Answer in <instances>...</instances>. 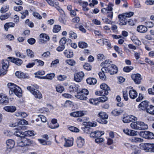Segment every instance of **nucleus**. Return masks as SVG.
<instances>
[{
	"mask_svg": "<svg viewBox=\"0 0 154 154\" xmlns=\"http://www.w3.org/2000/svg\"><path fill=\"white\" fill-rule=\"evenodd\" d=\"M121 112L117 109H115L112 112V114L114 116H117L119 115Z\"/></svg>",
	"mask_w": 154,
	"mask_h": 154,
	"instance_id": "obj_62",
	"label": "nucleus"
},
{
	"mask_svg": "<svg viewBox=\"0 0 154 154\" xmlns=\"http://www.w3.org/2000/svg\"><path fill=\"white\" fill-rule=\"evenodd\" d=\"M84 75L82 71L75 73L74 75V80L76 82H80L82 80Z\"/></svg>",
	"mask_w": 154,
	"mask_h": 154,
	"instance_id": "obj_7",
	"label": "nucleus"
},
{
	"mask_svg": "<svg viewBox=\"0 0 154 154\" xmlns=\"http://www.w3.org/2000/svg\"><path fill=\"white\" fill-rule=\"evenodd\" d=\"M66 62L71 66H73L75 64V62L73 60L70 59L67 60L66 61Z\"/></svg>",
	"mask_w": 154,
	"mask_h": 154,
	"instance_id": "obj_48",
	"label": "nucleus"
},
{
	"mask_svg": "<svg viewBox=\"0 0 154 154\" xmlns=\"http://www.w3.org/2000/svg\"><path fill=\"white\" fill-rule=\"evenodd\" d=\"M105 72H106L102 71L101 72H100L99 73V77L102 80H104L106 79V77L104 74Z\"/></svg>",
	"mask_w": 154,
	"mask_h": 154,
	"instance_id": "obj_47",
	"label": "nucleus"
},
{
	"mask_svg": "<svg viewBox=\"0 0 154 154\" xmlns=\"http://www.w3.org/2000/svg\"><path fill=\"white\" fill-rule=\"evenodd\" d=\"M86 82L89 85H93L96 83L97 80L94 78H88L86 79Z\"/></svg>",
	"mask_w": 154,
	"mask_h": 154,
	"instance_id": "obj_28",
	"label": "nucleus"
},
{
	"mask_svg": "<svg viewBox=\"0 0 154 154\" xmlns=\"http://www.w3.org/2000/svg\"><path fill=\"white\" fill-rule=\"evenodd\" d=\"M8 149H11L14 147L15 145L14 140L11 139H8L6 142Z\"/></svg>",
	"mask_w": 154,
	"mask_h": 154,
	"instance_id": "obj_20",
	"label": "nucleus"
},
{
	"mask_svg": "<svg viewBox=\"0 0 154 154\" xmlns=\"http://www.w3.org/2000/svg\"><path fill=\"white\" fill-rule=\"evenodd\" d=\"M101 70L102 71H105L106 72L109 73L110 75H113L117 72L118 68L117 66L112 64L108 67H103Z\"/></svg>",
	"mask_w": 154,
	"mask_h": 154,
	"instance_id": "obj_1",
	"label": "nucleus"
},
{
	"mask_svg": "<svg viewBox=\"0 0 154 154\" xmlns=\"http://www.w3.org/2000/svg\"><path fill=\"white\" fill-rule=\"evenodd\" d=\"M69 37L72 39H75L77 37L76 34L73 31H70L69 32Z\"/></svg>",
	"mask_w": 154,
	"mask_h": 154,
	"instance_id": "obj_45",
	"label": "nucleus"
},
{
	"mask_svg": "<svg viewBox=\"0 0 154 154\" xmlns=\"http://www.w3.org/2000/svg\"><path fill=\"white\" fill-rule=\"evenodd\" d=\"M78 45L79 48H86L88 46V45L84 42H80L78 43Z\"/></svg>",
	"mask_w": 154,
	"mask_h": 154,
	"instance_id": "obj_42",
	"label": "nucleus"
},
{
	"mask_svg": "<svg viewBox=\"0 0 154 154\" xmlns=\"http://www.w3.org/2000/svg\"><path fill=\"white\" fill-rule=\"evenodd\" d=\"M107 17L108 18L112 20V18L113 15V12L112 11H108L106 12V14Z\"/></svg>",
	"mask_w": 154,
	"mask_h": 154,
	"instance_id": "obj_63",
	"label": "nucleus"
},
{
	"mask_svg": "<svg viewBox=\"0 0 154 154\" xmlns=\"http://www.w3.org/2000/svg\"><path fill=\"white\" fill-rule=\"evenodd\" d=\"M100 88L102 89L101 92L105 95H107L108 94V91L110 90L109 87L105 83H103L100 85Z\"/></svg>",
	"mask_w": 154,
	"mask_h": 154,
	"instance_id": "obj_9",
	"label": "nucleus"
},
{
	"mask_svg": "<svg viewBox=\"0 0 154 154\" xmlns=\"http://www.w3.org/2000/svg\"><path fill=\"white\" fill-rule=\"evenodd\" d=\"M67 78V76L64 75H60L57 76L58 80L60 81H63Z\"/></svg>",
	"mask_w": 154,
	"mask_h": 154,
	"instance_id": "obj_54",
	"label": "nucleus"
},
{
	"mask_svg": "<svg viewBox=\"0 0 154 154\" xmlns=\"http://www.w3.org/2000/svg\"><path fill=\"white\" fill-rule=\"evenodd\" d=\"M123 95L124 99L127 101L128 100V94L127 91H123Z\"/></svg>",
	"mask_w": 154,
	"mask_h": 154,
	"instance_id": "obj_59",
	"label": "nucleus"
},
{
	"mask_svg": "<svg viewBox=\"0 0 154 154\" xmlns=\"http://www.w3.org/2000/svg\"><path fill=\"white\" fill-rule=\"evenodd\" d=\"M61 28L59 25H55L54 26L53 31L54 33H57L61 29Z\"/></svg>",
	"mask_w": 154,
	"mask_h": 154,
	"instance_id": "obj_39",
	"label": "nucleus"
},
{
	"mask_svg": "<svg viewBox=\"0 0 154 154\" xmlns=\"http://www.w3.org/2000/svg\"><path fill=\"white\" fill-rule=\"evenodd\" d=\"M148 106V102L145 100L141 102L138 106V107L141 109H144L146 108Z\"/></svg>",
	"mask_w": 154,
	"mask_h": 154,
	"instance_id": "obj_25",
	"label": "nucleus"
},
{
	"mask_svg": "<svg viewBox=\"0 0 154 154\" xmlns=\"http://www.w3.org/2000/svg\"><path fill=\"white\" fill-rule=\"evenodd\" d=\"M8 59H9L11 62L18 66H20L23 63V61L22 60L17 58L9 57H8Z\"/></svg>",
	"mask_w": 154,
	"mask_h": 154,
	"instance_id": "obj_10",
	"label": "nucleus"
},
{
	"mask_svg": "<svg viewBox=\"0 0 154 154\" xmlns=\"http://www.w3.org/2000/svg\"><path fill=\"white\" fill-rule=\"evenodd\" d=\"M79 87L78 85L72 84L69 87V90L70 92H77V94H78V92H79L78 90Z\"/></svg>",
	"mask_w": 154,
	"mask_h": 154,
	"instance_id": "obj_17",
	"label": "nucleus"
},
{
	"mask_svg": "<svg viewBox=\"0 0 154 154\" xmlns=\"http://www.w3.org/2000/svg\"><path fill=\"white\" fill-rule=\"evenodd\" d=\"M69 129L70 131L75 132H78L79 131L78 128L74 126H71L69 128Z\"/></svg>",
	"mask_w": 154,
	"mask_h": 154,
	"instance_id": "obj_58",
	"label": "nucleus"
},
{
	"mask_svg": "<svg viewBox=\"0 0 154 154\" xmlns=\"http://www.w3.org/2000/svg\"><path fill=\"white\" fill-rule=\"evenodd\" d=\"M23 139L25 146H29L32 144L31 141L29 139L25 138V137L23 138Z\"/></svg>",
	"mask_w": 154,
	"mask_h": 154,
	"instance_id": "obj_34",
	"label": "nucleus"
},
{
	"mask_svg": "<svg viewBox=\"0 0 154 154\" xmlns=\"http://www.w3.org/2000/svg\"><path fill=\"white\" fill-rule=\"evenodd\" d=\"M56 90L57 92L61 93L64 90V88L63 87L58 85L56 87Z\"/></svg>",
	"mask_w": 154,
	"mask_h": 154,
	"instance_id": "obj_55",
	"label": "nucleus"
},
{
	"mask_svg": "<svg viewBox=\"0 0 154 154\" xmlns=\"http://www.w3.org/2000/svg\"><path fill=\"white\" fill-rule=\"evenodd\" d=\"M131 78L136 84L139 85L141 84L142 78L140 74L139 73L132 74L131 75Z\"/></svg>",
	"mask_w": 154,
	"mask_h": 154,
	"instance_id": "obj_6",
	"label": "nucleus"
},
{
	"mask_svg": "<svg viewBox=\"0 0 154 154\" xmlns=\"http://www.w3.org/2000/svg\"><path fill=\"white\" fill-rule=\"evenodd\" d=\"M85 141L84 139L81 137H78L76 140V143L77 146L79 148H82L84 145Z\"/></svg>",
	"mask_w": 154,
	"mask_h": 154,
	"instance_id": "obj_13",
	"label": "nucleus"
},
{
	"mask_svg": "<svg viewBox=\"0 0 154 154\" xmlns=\"http://www.w3.org/2000/svg\"><path fill=\"white\" fill-rule=\"evenodd\" d=\"M48 127L51 129H55L58 128L59 127V124H57L56 126L55 125L51 123L50 124H48Z\"/></svg>",
	"mask_w": 154,
	"mask_h": 154,
	"instance_id": "obj_57",
	"label": "nucleus"
},
{
	"mask_svg": "<svg viewBox=\"0 0 154 154\" xmlns=\"http://www.w3.org/2000/svg\"><path fill=\"white\" fill-rule=\"evenodd\" d=\"M48 3L50 6L54 7L55 5L59 4L58 2H55L54 0H45Z\"/></svg>",
	"mask_w": 154,
	"mask_h": 154,
	"instance_id": "obj_37",
	"label": "nucleus"
},
{
	"mask_svg": "<svg viewBox=\"0 0 154 154\" xmlns=\"http://www.w3.org/2000/svg\"><path fill=\"white\" fill-rule=\"evenodd\" d=\"M27 55L28 56L31 58L33 57L34 55L33 52L29 49H27L26 51Z\"/></svg>",
	"mask_w": 154,
	"mask_h": 154,
	"instance_id": "obj_41",
	"label": "nucleus"
},
{
	"mask_svg": "<svg viewBox=\"0 0 154 154\" xmlns=\"http://www.w3.org/2000/svg\"><path fill=\"white\" fill-rule=\"evenodd\" d=\"M65 143L64 145V146L66 147H69L72 146L73 144V140L72 139H67L66 138L64 139Z\"/></svg>",
	"mask_w": 154,
	"mask_h": 154,
	"instance_id": "obj_21",
	"label": "nucleus"
},
{
	"mask_svg": "<svg viewBox=\"0 0 154 154\" xmlns=\"http://www.w3.org/2000/svg\"><path fill=\"white\" fill-rule=\"evenodd\" d=\"M67 39L65 37H63L61 38L60 41V45L65 46L66 43Z\"/></svg>",
	"mask_w": 154,
	"mask_h": 154,
	"instance_id": "obj_51",
	"label": "nucleus"
},
{
	"mask_svg": "<svg viewBox=\"0 0 154 154\" xmlns=\"http://www.w3.org/2000/svg\"><path fill=\"white\" fill-rule=\"evenodd\" d=\"M146 111L150 114L154 115V106L150 105L149 108L146 109Z\"/></svg>",
	"mask_w": 154,
	"mask_h": 154,
	"instance_id": "obj_38",
	"label": "nucleus"
},
{
	"mask_svg": "<svg viewBox=\"0 0 154 154\" xmlns=\"http://www.w3.org/2000/svg\"><path fill=\"white\" fill-rule=\"evenodd\" d=\"M27 88L34 96L35 97L39 99L42 98V95L38 90L34 89L31 86H28Z\"/></svg>",
	"mask_w": 154,
	"mask_h": 154,
	"instance_id": "obj_4",
	"label": "nucleus"
},
{
	"mask_svg": "<svg viewBox=\"0 0 154 154\" xmlns=\"http://www.w3.org/2000/svg\"><path fill=\"white\" fill-rule=\"evenodd\" d=\"M13 93L18 97H20L22 95V90L19 86H16V90L14 91Z\"/></svg>",
	"mask_w": 154,
	"mask_h": 154,
	"instance_id": "obj_27",
	"label": "nucleus"
},
{
	"mask_svg": "<svg viewBox=\"0 0 154 154\" xmlns=\"http://www.w3.org/2000/svg\"><path fill=\"white\" fill-rule=\"evenodd\" d=\"M16 55L21 58H24L26 57V56L23 54H21V53L18 51H16L15 52Z\"/></svg>",
	"mask_w": 154,
	"mask_h": 154,
	"instance_id": "obj_49",
	"label": "nucleus"
},
{
	"mask_svg": "<svg viewBox=\"0 0 154 154\" xmlns=\"http://www.w3.org/2000/svg\"><path fill=\"white\" fill-rule=\"evenodd\" d=\"M14 135L18 137L23 138L24 137V132H22L19 130H17L14 133Z\"/></svg>",
	"mask_w": 154,
	"mask_h": 154,
	"instance_id": "obj_33",
	"label": "nucleus"
},
{
	"mask_svg": "<svg viewBox=\"0 0 154 154\" xmlns=\"http://www.w3.org/2000/svg\"><path fill=\"white\" fill-rule=\"evenodd\" d=\"M133 69V68L131 66H127L123 68V70L124 72H130L131 70H132Z\"/></svg>",
	"mask_w": 154,
	"mask_h": 154,
	"instance_id": "obj_56",
	"label": "nucleus"
},
{
	"mask_svg": "<svg viewBox=\"0 0 154 154\" xmlns=\"http://www.w3.org/2000/svg\"><path fill=\"white\" fill-rule=\"evenodd\" d=\"M9 15L8 14H6L4 15H2L0 16V19L2 20H4L7 19L9 17Z\"/></svg>",
	"mask_w": 154,
	"mask_h": 154,
	"instance_id": "obj_64",
	"label": "nucleus"
},
{
	"mask_svg": "<svg viewBox=\"0 0 154 154\" xmlns=\"http://www.w3.org/2000/svg\"><path fill=\"white\" fill-rule=\"evenodd\" d=\"M131 141L132 142L135 143L141 142L143 140L141 138L136 137H133L132 138Z\"/></svg>",
	"mask_w": 154,
	"mask_h": 154,
	"instance_id": "obj_36",
	"label": "nucleus"
},
{
	"mask_svg": "<svg viewBox=\"0 0 154 154\" xmlns=\"http://www.w3.org/2000/svg\"><path fill=\"white\" fill-rule=\"evenodd\" d=\"M28 124V122L23 119L19 120V121L17 123H15L12 124V126L13 127H15L17 125H26Z\"/></svg>",
	"mask_w": 154,
	"mask_h": 154,
	"instance_id": "obj_19",
	"label": "nucleus"
},
{
	"mask_svg": "<svg viewBox=\"0 0 154 154\" xmlns=\"http://www.w3.org/2000/svg\"><path fill=\"white\" fill-rule=\"evenodd\" d=\"M9 8V6L6 5L2 7L0 11L2 13H4L7 11Z\"/></svg>",
	"mask_w": 154,
	"mask_h": 154,
	"instance_id": "obj_44",
	"label": "nucleus"
},
{
	"mask_svg": "<svg viewBox=\"0 0 154 154\" xmlns=\"http://www.w3.org/2000/svg\"><path fill=\"white\" fill-rule=\"evenodd\" d=\"M140 148L146 152H153L154 144L144 143L141 144Z\"/></svg>",
	"mask_w": 154,
	"mask_h": 154,
	"instance_id": "obj_3",
	"label": "nucleus"
},
{
	"mask_svg": "<svg viewBox=\"0 0 154 154\" xmlns=\"http://www.w3.org/2000/svg\"><path fill=\"white\" fill-rule=\"evenodd\" d=\"M137 30L140 33H145L147 31V29L145 26L141 25L137 27Z\"/></svg>",
	"mask_w": 154,
	"mask_h": 154,
	"instance_id": "obj_24",
	"label": "nucleus"
},
{
	"mask_svg": "<svg viewBox=\"0 0 154 154\" xmlns=\"http://www.w3.org/2000/svg\"><path fill=\"white\" fill-rule=\"evenodd\" d=\"M40 38L39 40V43L40 44L45 43L46 42L49 40V37L46 34L42 33L40 35Z\"/></svg>",
	"mask_w": 154,
	"mask_h": 154,
	"instance_id": "obj_8",
	"label": "nucleus"
},
{
	"mask_svg": "<svg viewBox=\"0 0 154 154\" xmlns=\"http://www.w3.org/2000/svg\"><path fill=\"white\" fill-rule=\"evenodd\" d=\"M95 132L96 134V137H100L104 133V132L102 131H95Z\"/></svg>",
	"mask_w": 154,
	"mask_h": 154,
	"instance_id": "obj_60",
	"label": "nucleus"
},
{
	"mask_svg": "<svg viewBox=\"0 0 154 154\" xmlns=\"http://www.w3.org/2000/svg\"><path fill=\"white\" fill-rule=\"evenodd\" d=\"M9 102L8 98L4 94H0V103L6 105Z\"/></svg>",
	"mask_w": 154,
	"mask_h": 154,
	"instance_id": "obj_12",
	"label": "nucleus"
},
{
	"mask_svg": "<svg viewBox=\"0 0 154 154\" xmlns=\"http://www.w3.org/2000/svg\"><path fill=\"white\" fill-rule=\"evenodd\" d=\"M2 63L3 69L6 70L8 67L9 61L7 60H3Z\"/></svg>",
	"mask_w": 154,
	"mask_h": 154,
	"instance_id": "obj_31",
	"label": "nucleus"
},
{
	"mask_svg": "<svg viewBox=\"0 0 154 154\" xmlns=\"http://www.w3.org/2000/svg\"><path fill=\"white\" fill-rule=\"evenodd\" d=\"M118 18L120 20V24L122 25H125L126 24L127 22H129L127 19L128 18L124 14H119L118 16Z\"/></svg>",
	"mask_w": 154,
	"mask_h": 154,
	"instance_id": "obj_11",
	"label": "nucleus"
},
{
	"mask_svg": "<svg viewBox=\"0 0 154 154\" xmlns=\"http://www.w3.org/2000/svg\"><path fill=\"white\" fill-rule=\"evenodd\" d=\"M108 99V97L106 96L98 98L100 102H104L107 101Z\"/></svg>",
	"mask_w": 154,
	"mask_h": 154,
	"instance_id": "obj_61",
	"label": "nucleus"
},
{
	"mask_svg": "<svg viewBox=\"0 0 154 154\" xmlns=\"http://www.w3.org/2000/svg\"><path fill=\"white\" fill-rule=\"evenodd\" d=\"M130 97L132 99L136 98L137 96V93L135 90H131L129 92Z\"/></svg>",
	"mask_w": 154,
	"mask_h": 154,
	"instance_id": "obj_22",
	"label": "nucleus"
},
{
	"mask_svg": "<svg viewBox=\"0 0 154 154\" xmlns=\"http://www.w3.org/2000/svg\"><path fill=\"white\" fill-rule=\"evenodd\" d=\"M18 86L12 83H9L8 84V86L9 89V94L10 95L13 94V92L16 90V86Z\"/></svg>",
	"mask_w": 154,
	"mask_h": 154,
	"instance_id": "obj_16",
	"label": "nucleus"
},
{
	"mask_svg": "<svg viewBox=\"0 0 154 154\" xmlns=\"http://www.w3.org/2000/svg\"><path fill=\"white\" fill-rule=\"evenodd\" d=\"M18 86L12 83H9L8 84V86L9 89V94L10 95L13 94V92L16 90V86Z\"/></svg>",
	"mask_w": 154,
	"mask_h": 154,
	"instance_id": "obj_14",
	"label": "nucleus"
},
{
	"mask_svg": "<svg viewBox=\"0 0 154 154\" xmlns=\"http://www.w3.org/2000/svg\"><path fill=\"white\" fill-rule=\"evenodd\" d=\"M55 76V74L54 73H51L47 74L46 75V79L49 80H51Z\"/></svg>",
	"mask_w": 154,
	"mask_h": 154,
	"instance_id": "obj_53",
	"label": "nucleus"
},
{
	"mask_svg": "<svg viewBox=\"0 0 154 154\" xmlns=\"http://www.w3.org/2000/svg\"><path fill=\"white\" fill-rule=\"evenodd\" d=\"M138 122H132L131 124V128L133 129L136 130H139V128L138 125Z\"/></svg>",
	"mask_w": 154,
	"mask_h": 154,
	"instance_id": "obj_35",
	"label": "nucleus"
},
{
	"mask_svg": "<svg viewBox=\"0 0 154 154\" xmlns=\"http://www.w3.org/2000/svg\"><path fill=\"white\" fill-rule=\"evenodd\" d=\"M18 86L12 83H9L8 84V86L9 89V94L10 95L13 94V92L16 90V86Z\"/></svg>",
	"mask_w": 154,
	"mask_h": 154,
	"instance_id": "obj_15",
	"label": "nucleus"
},
{
	"mask_svg": "<svg viewBox=\"0 0 154 154\" xmlns=\"http://www.w3.org/2000/svg\"><path fill=\"white\" fill-rule=\"evenodd\" d=\"M24 137L32 136L34 135L33 131H26L24 132Z\"/></svg>",
	"mask_w": 154,
	"mask_h": 154,
	"instance_id": "obj_43",
	"label": "nucleus"
},
{
	"mask_svg": "<svg viewBox=\"0 0 154 154\" xmlns=\"http://www.w3.org/2000/svg\"><path fill=\"white\" fill-rule=\"evenodd\" d=\"M98 115L101 119H107L108 117V116L105 112H100L99 113Z\"/></svg>",
	"mask_w": 154,
	"mask_h": 154,
	"instance_id": "obj_40",
	"label": "nucleus"
},
{
	"mask_svg": "<svg viewBox=\"0 0 154 154\" xmlns=\"http://www.w3.org/2000/svg\"><path fill=\"white\" fill-rule=\"evenodd\" d=\"M83 67L85 69L87 70H91V69L92 67L90 64L88 63H86L83 65Z\"/></svg>",
	"mask_w": 154,
	"mask_h": 154,
	"instance_id": "obj_52",
	"label": "nucleus"
},
{
	"mask_svg": "<svg viewBox=\"0 0 154 154\" xmlns=\"http://www.w3.org/2000/svg\"><path fill=\"white\" fill-rule=\"evenodd\" d=\"M112 62L111 60H105L104 62H102L101 64V66H103V67H108L109 66H110L109 65H111V63H112Z\"/></svg>",
	"mask_w": 154,
	"mask_h": 154,
	"instance_id": "obj_30",
	"label": "nucleus"
},
{
	"mask_svg": "<svg viewBox=\"0 0 154 154\" xmlns=\"http://www.w3.org/2000/svg\"><path fill=\"white\" fill-rule=\"evenodd\" d=\"M102 19L104 22L106 24H112L113 23L112 21L110 20L108 18L105 17H102Z\"/></svg>",
	"mask_w": 154,
	"mask_h": 154,
	"instance_id": "obj_46",
	"label": "nucleus"
},
{
	"mask_svg": "<svg viewBox=\"0 0 154 154\" xmlns=\"http://www.w3.org/2000/svg\"><path fill=\"white\" fill-rule=\"evenodd\" d=\"M139 130H144L148 128V126L143 122H138Z\"/></svg>",
	"mask_w": 154,
	"mask_h": 154,
	"instance_id": "obj_26",
	"label": "nucleus"
},
{
	"mask_svg": "<svg viewBox=\"0 0 154 154\" xmlns=\"http://www.w3.org/2000/svg\"><path fill=\"white\" fill-rule=\"evenodd\" d=\"M4 109L6 111L11 112H14L16 110V107L12 106H6Z\"/></svg>",
	"mask_w": 154,
	"mask_h": 154,
	"instance_id": "obj_23",
	"label": "nucleus"
},
{
	"mask_svg": "<svg viewBox=\"0 0 154 154\" xmlns=\"http://www.w3.org/2000/svg\"><path fill=\"white\" fill-rule=\"evenodd\" d=\"M89 102L91 103L92 104L96 105H97L100 102L98 98L97 100L93 99H91L89 100Z\"/></svg>",
	"mask_w": 154,
	"mask_h": 154,
	"instance_id": "obj_50",
	"label": "nucleus"
},
{
	"mask_svg": "<svg viewBox=\"0 0 154 154\" xmlns=\"http://www.w3.org/2000/svg\"><path fill=\"white\" fill-rule=\"evenodd\" d=\"M15 26V24L12 22H10L5 23L4 26L5 29L8 31V29L10 27H13Z\"/></svg>",
	"mask_w": 154,
	"mask_h": 154,
	"instance_id": "obj_32",
	"label": "nucleus"
},
{
	"mask_svg": "<svg viewBox=\"0 0 154 154\" xmlns=\"http://www.w3.org/2000/svg\"><path fill=\"white\" fill-rule=\"evenodd\" d=\"M139 135L141 137L146 139H153L154 138L153 134L147 131H141Z\"/></svg>",
	"mask_w": 154,
	"mask_h": 154,
	"instance_id": "obj_5",
	"label": "nucleus"
},
{
	"mask_svg": "<svg viewBox=\"0 0 154 154\" xmlns=\"http://www.w3.org/2000/svg\"><path fill=\"white\" fill-rule=\"evenodd\" d=\"M85 114V111H76L71 113L70 115L74 117H79L82 116Z\"/></svg>",
	"mask_w": 154,
	"mask_h": 154,
	"instance_id": "obj_18",
	"label": "nucleus"
},
{
	"mask_svg": "<svg viewBox=\"0 0 154 154\" xmlns=\"http://www.w3.org/2000/svg\"><path fill=\"white\" fill-rule=\"evenodd\" d=\"M88 91L86 89H83L81 91L78 92V94L75 95V97L81 100H86L87 99V97L85 95H87L88 94Z\"/></svg>",
	"mask_w": 154,
	"mask_h": 154,
	"instance_id": "obj_2",
	"label": "nucleus"
},
{
	"mask_svg": "<svg viewBox=\"0 0 154 154\" xmlns=\"http://www.w3.org/2000/svg\"><path fill=\"white\" fill-rule=\"evenodd\" d=\"M65 56L67 58H71L73 56V53L71 51H68L67 50H65L64 53Z\"/></svg>",
	"mask_w": 154,
	"mask_h": 154,
	"instance_id": "obj_29",
	"label": "nucleus"
}]
</instances>
